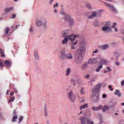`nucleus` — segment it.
Wrapping results in <instances>:
<instances>
[{
    "label": "nucleus",
    "mask_w": 124,
    "mask_h": 124,
    "mask_svg": "<svg viewBox=\"0 0 124 124\" xmlns=\"http://www.w3.org/2000/svg\"><path fill=\"white\" fill-rule=\"evenodd\" d=\"M111 22L110 21L103 22V25L105 26L102 28V31H112V28H115V26H117V23H113L112 26L111 25Z\"/></svg>",
    "instance_id": "f257e3e1"
},
{
    "label": "nucleus",
    "mask_w": 124,
    "mask_h": 124,
    "mask_svg": "<svg viewBox=\"0 0 124 124\" xmlns=\"http://www.w3.org/2000/svg\"><path fill=\"white\" fill-rule=\"evenodd\" d=\"M61 13L62 15H64V19L65 21L68 22L70 26H72V25L74 24V20L73 19L71 18L70 16L65 14L63 11H61Z\"/></svg>",
    "instance_id": "f03ea898"
},
{
    "label": "nucleus",
    "mask_w": 124,
    "mask_h": 124,
    "mask_svg": "<svg viewBox=\"0 0 124 124\" xmlns=\"http://www.w3.org/2000/svg\"><path fill=\"white\" fill-rule=\"evenodd\" d=\"M82 61H83V55L81 54L76 53L75 57V62L76 63H82Z\"/></svg>",
    "instance_id": "7ed1b4c3"
},
{
    "label": "nucleus",
    "mask_w": 124,
    "mask_h": 124,
    "mask_svg": "<svg viewBox=\"0 0 124 124\" xmlns=\"http://www.w3.org/2000/svg\"><path fill=\"white\" fill-rule=\"evenodd\" d=\"M79 120L81 124H93V122L85 117H81Z\"/></svg>",
    "instance_id": "20e7f679"
},
{
    "label": "nucleus",
    "mask_w": 124,
    "mask_h": 124,
    "mask_svg": "<svg viewBox=\"0 0 124 124\" xmlns=\"http://www.w3.org/2000/svg\"><path fill=\"white\" fill-rule=\"evenodd\" d=\"M67 96L71 102H74L75 100V95L73 94V91L70 90V92H68Z\"/></svg>",
    "instance_id": "39448f33"
},
{
    "label": "nucleus",
    "mask_w": 124,
    "mask_h": 124,
    "mask_svg": "<svg viewBox=\"0 0 124 124\" xmlns=\"http://www.w3.org/2000/svg\"><path fill=\"white\" fill-rule=\"evenodd\" d=\"M67 38H68V40H69L71 42H73L74 40H75L76 37H79V35L78 34H73L71 35L66 36Z\"/></svg>",
    "instance_id": "423d86ee"
},
{
    "label": "nucleus",
    "mask_w": 124,
    "mask_h": 124,
    "mask_svg": "<svg viewBox=\"0 0 124 124\" xmlns=\"http://www.w3.org/2000/svg\"><path fill=\"white\" fill-rule=\"evenodd\" d=\"M105 4L107 7H109V9L111 10V11L113 12L114 13H117V10L114 7V6L112 4H108V3L105 2Z\"/></svg>",
    "instance_id": "0eeeda50"
},
{
    "label": "nucleus",
    "mask_w": 124,
    "mask_h": 124,
    "mask_svg": "<svg viewBox=\"0 0 124 124\" xmlns=\"http://www.w3.org/2000/svg\"><path fill=\"white\" fill-rule=\"evenodd\" d=\"M85 51L86 48H85V46H80L78 50L77 53L81 54V55H82L83 53H84Z\"/></svg>",
    "instance_id": "6e6552de"
},
{
    "label": "nucleus",
    "mask_w": 124,
    "mask_h": 124,
    "mask_svg": "<svg viewBox=\"0 0 124 124\" xmlns=\"http://www.w3.org/2000/svg\"><path fill=\"white\" fill-rule=\"evenodd\" d=\"M102 85L101 84H99L97 85L94 89H93V92L94 93H97V92H99V90L101 88Z\"/></svg>",
    "instance_id": "1a4fd4ad"
},
{
    "label": "nucleus",
    "mask_w": 124,
    "mask_h": 124,
    "mask_svg": "<svg viewBox=\"0 0 124 124\" xmlns=\"http://www.w3.org/2000/svg\"><path fill=\"white\" fill-rule=\"evenodd\" d=\"M94 17H99V15H98V13L96 12H93L92 15L88 17V18L93 19V18Z\"/></svg>",
    "instance_id": "9d476101"
},
{
    "label": "nucleus",
    "mask_w": 124,
    "mask_h": 124,
    "mask_svg": "<svg viewBox=\"0 0 124 124\" xmlns=\"http://www.w3.org/2000/svg\"><path fill=\"white\" fill-rule=\"evenodd\" d=\"M97 62V60L96 59V58H91L89 60L88 63H89V64H93V63H96Z\"/></svg>",
    "instance_id": "9b49d317"
},
{
    "label": "nucleus",
    "mask_w": 124,
    "mask_h": 124,
    "mask_svg": "<svg viewBox=\"0 0 124 124\" xmlns=\"http://www.w3.org/2000/svg\"><path fill=\"white\" fill-rule=\"evenodd\" d=\"M12 63V62L11 61H9L8 60H6L4 62V65H5L6 67H10V66H11Z\"/></svg>",
    "instance_id": "f8f14e48"
},
{
    "label": "nucleus",
    "mask_w": 124,
    "mask_h": 124,
    "mask_svg": "<svg viewBox=\"0 0 124 124\" xmlns=\"http://www.w3.org/2000/svg\"><path fill=\"white\" fill-rule=\"evenodd\" d=\"M81 70H86L88 68V63L84 62L81 65Z\"/></svg>",
    "instance_id": "ddd939ff"
},
{
    "label": "nucleus",
    "mask_w": 124,
    "mask_h": 124,
    "mask_svg": "<svg viewBox=\"0 0 124 124\" xmlns=\"http://www.w3.org/2000/svg\"><path fill=\"white\" fill-rule=\"evenodd\" d=\"M99 48H100V49H101L102 50H105V49H108V48H109V45H108L107 44L103 45V46H100Z\"/></svg>",
    "instance_id": "4468645a"
},
{
    "label": "nucleus",
    "mask_w": 124,
    "mask_h": 124,
    "mask_svg": "<svg viewBox=\"0 0 124 124\" xmlns=\"http://www.w3.org/2000/svg\"><path fill=\"white\" fill-rule=\"evenodd\" d=\"M62 34L63 37H66V35L68 34V30L63 31L62 32Z\"/></svg>",
    "instance_id": "2eb2a0df"
},
{
    "label": "nucleus",
    "mask_w": 124,
    "mask_h": 124,
    "mask_svg": "<svg viewBox=\"0 0 124 124\" xmlns=\"http://www.w3.org/2000/svg\"><path fill=\"white\" fill-rule=\"evenodd\" d=\"M88 107H89V104L86 103L82 106H80L79 107V109L80 110H82V109H86V108H88Z\"/></svg>",
    "instance_id": "dca6fc26"
},
{
    "label": "nucleus",
    "mask_w": 124,
    "mask_h": 124,
    "mask_svg": "<svg viewBox=\"0 0 124 124\" xmlns=\"http://www.w3.org/2000/svg\"><path fill=\"white\" fill-rule=\"evenodd\" d=\"M66 59H68V60H72V59H73V56L71 53H67L66 54Z\"/></svg>",
    "instance_id": "f3484780"
},
{
    "label": "nucleus",
    "mask_w": 124,
    "mask_h": 124,
    "mask_svg": "<svg viewBox=\"0 0 124 124\" xmlns=\"http://www.w3.org/2000/svg\"><path fill=\"white\" fill-rule=\"evenodd\" d=\"M65 58H66V54L63 51L61 52V56L60 57L61 60H64Z\"/></svg>",
    "instance_id": "a211bd4d"
},
{
    "label": "nucleus",
    "mask_w": 124,
    "mask_h": 124,
    "mask_svg": "<svg viewBox=\"0 0 124 124\" xmlns=\"http://www.w3.org/2000/svg\"><path fill=\"white\" fill-rule=\"evenodd\" d=\"M13 9H14V8L13 7L5 9V13H8V12H11V11H12Z\"/></svg>",
    "instance_id": "6ab92c4d"
},
{
    "label": "nucleus",
    "mask_w": 124,
    "mask_h": 124,
    "mask_svg": "<svg viewBox=\"0 0 124 124\" xmlns=\"http://www.w3.org/2000/svg\"><path fill=\"white\" fill-rule=\"evenodd\" d=\"M36 25H37V27H41L43 25L42 21L38 20H36Z\"/></svg>",
    "instance_id": "aec40b11"
},
{
    "label": "nucleus",
    "mask_w": 124,
    "mask_h": 124,
    "mask_svg": "<svg viewBox=\"0 0 124 124\" xmlns=\"http://www.w3.org/2000/svg\"><path fill=\"white\" fill-rule=\"evenodd\" d=\"M115 95H117L118 97H121L122 96V93H120V91L116 90L114 93Z\"/></svg>",
    "instance_id": "412c9836"
},
{
    "label": "nucleus",
    "mask_w": 124,
    "mask_h": 124,
    "mask_svg": "<svg viewBox=\"0 0 124 124\" xmlns=\"http://www.w3.org/2000/svg\"><path fill=\"white\" fill-rule=\"evenodd\" d=\"M68 43V39L66 36V37L62 41V44H63V45H64V44H67Z\"/></svg>",
    "instance_id": "4be33fe9"
},
{
    "label": "nucleus",
    "mask_w": 124,
    "mask_h": 124,
    "mask_svg": "<svg viewBox=\"0 0 124 124\" xmlns=\"http://www.w3.org/2000/svg\"><path fill=\"white\" fill-rule=\"evenodd\" d=\"M71 72V69L68 68L66 71V76H69Z\"/></svg>",
    "instance_id": "5701e85b"
},
{
    "label": "nucleus",
    "mask_w": 124,
    "mask_h": 124,
    "mask_svg": "<svg viewBox=\"0 0 124 124\" xmlns=\"http://www.w3.org/2000/svg\"><path fill=\"white\" fill-rule=\"evenodd\" d=\"M85 6L88 9H90V10L93 9V7H92V5L90 3H86V5H85Z\"/></svg>",
    "instance_id": "b1692460"
},
{
    "label": "nucleus",
    "mask_w": 124,
    "mask_h": 124,
    "mask_svg": "<svg viewBox=\"0 0 124 124\" xmlns=\"http://www.w3.org/2000/svg\"><path fill=\"white\" fill-rule=\"evenodd\" d=\"M100 62L101 63H102V64H108V63H109V61L106 60H103Z\"/></svg>",
    "instance_id": "393cba45"
},
{
    "label": "nucleus",
    "mask_w": 124,
    "mask_h": 124,
    "mask_svg": "<svg viewBox=\"0 0 124 124\" xmlns=\"http://www.w3.org/2000/svg\"><path fill=\"white\" fill-rule=\"evenodd\" d=\"M34 56H35V58L36 59V60H38V59H39L37 51H35Z\"/></svg>",
    "instance_id": "a878e982"
},
{
    "label": "nucleus",
    "mask_w": 124,
    "mask_h": 124,
    "mask_svg": "<svg viewBox=\"0 0 124 124\" xmlns=\"http://www.w3.org/2000/svg\"><path fill=\"white\" fill-rule=\"evenodd\" d=\"M0 53L1 54V57H3V58L5 57V55H4V51L2 49H1L0 47Z\"/></svg>",
    "instance_id": "bb28decb"
},
{
    "label": "nucleus",
    "mask_w": 124,
    "mask_h": 124,
    "mask_svg": "<svg viewBox=\"0 0 124 124\" xmlns=\"http://www.w3.org/2000/svg\"><path fill=\"white\" fill-rule=\"evenodd\" d=\"M102 68V65L99 66L95 70L96 72H99L100 71V69Z\"/></svg>",
    "instance_id": "cd10ccee"
},
{
    "label": "nucleus",
    "mask_w": 124,
    "mask_h": 124,
    "mask_svg": "<svg viewBox=\"0 0 124 124\" xmlns=\"http://www.w3.org/2000/svg\"><path fill=\"white\" fill-rule=\"evenodd\" d=\"M108 109H109V107L106 105H105L104 108H103V112H105V111H106V110H108Z\"/></svg>",
    "instance_id": "c85d7f7f"
},
{
    "label": "nucleus",
    "mask_w": 124,
    "mask_h": 124,
    "mask_svg": "<svg viewBox=\"0 0 124 124\" xmlns=\"http://www.w3.org/2000/svg\"><path fill=\"white\" fill-rule=\"evenodd\" d=\"M45 29L47 28V21L45 20L42 25Z\"/></svg>",
    "instance_id": "c756f323"
},
{
    "label": "nucleus",
    "mask_w": 124,
    "mask_h": 124,
    "mask_svg": "<svg viewBox=\"0 0 124 124\" xmlns=\"http://www.w3.org/2000/svg\"><path fill=\"white\" fill-rule=\"evenodd\" d=\"M4 32L5 34H8V33L9 32V28H6L4 29Z\"/></svg>",
    "instance_id": "7c9ffc66"
},
{
    "label": "nucleus",
    "mask_w": 124,
    "mask_h": 124,
    "mask_svg": "<svg viewBox=\"0 0 124 124\" xmlns=\"http://www.w3.org/2000/svg\"><path fill=\"white\" fill-rule=\"evenodd\" d=\"M80 93L81 94H85V88H82L80 89Z\"/></svg>",
    "instance_id": "2f4dec72"
},
{
    "label": "nucleus",
    "mask_w": 124,
    "mask_h": 124,
    "mask_svg": "<svg viewBox=\"0 0 124 124\" xmlns=\"http://www.w3.org/2000/svg\"><path fill=\"white\" fill-rule=\"evenodd\" d=\"M18 119V116H14L13 117L12 122L14 123L16 122V120Z\"/></svg>",
    "instance_id": "473e14b6"
},
{
    "label": "nucleus",
    "mask_w": 124,
    "mask_h": 124,
    "mask_svg": "<svg viewBox=\"0 0 124 124\" xmlns=\"http://www.w3.org/2000/svg\"><path fill=\"white\" fill-rule=\"evenodd\" d=\"M23 119H24V117L23 116H20L19 118L18 119V124H21V122H22V121H23Z\"/></svg>",
    "instance_id": "72a5a7b5"
},
{
    "label": "nucleus",
    "mask_w": 124,
    "mask_h": 124,
    "mask_svg": "<svg viewBox=\"0 0 124 124\" xmlns=\"http://www.w3.org/2000/svg\"><path fill=\"white\" fill-rule=\"evenodd\" d=\"M14 100H15V97H12L9 99V102H13V101H14Z\"/></svg>",
    "instance_id": "f704fd0d"
},
{
    "label": "nucleus",
    "mask_w": 124,
    "mask_h": 124,
    "mask_svg": "<svg viewBox=\"0 0 124 124\" xmlns=\"http://www.w3.org/2000/svg\"><path fill=\"white\" fill-rule=\"evenodd\" d=\"M102 105H99L98 107H97V111H98V110H101V109H102Z\"/></svg>",
    "instance_id": "c9c22d12"
},
{
    "label": "nucleus",
    "mask_w": 124,
    "mask_h": 124,
    "mask_svg": "<svg viewBox=\"0 0 124 124\" xmlns=\"http://www.w3.org/2000/svg\"><path fill=\"white\" fill-rule=\"evenodd\" d=\"M44 113H45V117H47L48 116V113L47 112V110H46V108H45Z\"/></svg>",
    "instance_id": "e433bc0d"
},
{
    "label": "nucleus",
    "mask_w": 124,
    "mask_h": 124,
    "mask_svg": "<svg viewBox=\"0 0 124 124\" xmlns=\"http://www.w3.org/2000/svg\"><path fill=\"white\" fill-rule=\"evenodd\" d=\"M73 45H77L78 44V40H76L75 42H72Z\"/></svg>",
    "instance_id": "4c0bfd02"
},
{
    "label": "nucleus",
    "mask_w": 124,
    "mask_h": 124,
    "mask_svg": "<svg viewBox=\"0 0 124 124\" xmlns=\"http://www.w3.org/2000/svg\"><path fill=\"white\" fill-rule=\"evenodd\" d=\"M0 66L2 68L3 67V62H2V60H0Z\"/></svg>",
    "instance_id": "58836bf2"
},
{
    "label": "nucleus",
    "mask_w": 124,
    "mask_h": 124,
    "mask_svg": "<svg viewBox=\"0 0 124 124\" xmlns=\"http://www.w3.org/2000/svg\"><path fill=\"white\" fill-rule=\"evenodd\" d=\"M92 109L93 111H97V108L95 107H93L92 108Z\"/></svg>",
    "instance_id": "ea45409f"
},
{
    "label": "nucleus",
    "mask_w": 124,
    "mask_h": 124,
    "mask_svg": "<svg viewBox=\"0 0 124 124\" xmlns=\"http://www.w3.org/2000/svg\"><path fill=\"white\" fill-rule=\"evenodd\" d=\"M71 49L72 50H74V49H75V47H74V45L72 44H71Z\"/></svg>",
    "instance_id": "a19ab883"
},
{
    "label": "nucleus",
    "mask_w": 124,
    "mask_h": 124,
    "mask_svg": "<svg viewBox=\"0 0 124 124\" xmlns=\"http://www.w3.org/2000/svg\"><path fill=\"white\" fill-rule=\"evenodd\" d=\"M111 29H114L115 31H118V29L116 28V26H115L114 27H111Z\"/></svg>",
    "instance_id": "79ce46f5"
},
{
    "label": "nucleus",
    "mask_w": 124,
    "mask_h": 124,
    "mask_svg": "<svg viewBox=\"0 0 124 124\" xmlns=\"http://www.w3.org/2000/svg\"><path fill=\"white\" fill-rule=\"evenodd\" d=\"M13 114L14 116H17V112H16V110H14Z\"/></svg>",
    "instance_id": "37998d69"
},
{
    "label": "nucleus",
    "mask_w": 124,
    "mask_h": 124,
    "mask_svg": "<svg viewBox=\"0 0 124 124\" xmlns=\"http://www.w3.org/2000/svg\"><path fill=\"white\" fill-rule=\"evenodd\" d=\"M58 6H59V3H56L54 5V8H55V7H58Z\"/></svg>",
    "instance_id": "c03bdc74"
},
{
    "label": "nucleus",
    "mask_w": 124,
    "mask_h": 124,
    "mask_svg": "<svg viewBox=\"0 0 124 124\" xmlns=\"http://www.w3.org/2000/svg\"><path fill=\"white\" fill-rule=\"evenodd\" d=\"M14 91L15 92V93H18V90H17L16 88L14 89Z\"/></svg>",
    "instance_id": "a18cd8bd"
},
{
    "label": "nucleus",
    "mask_w": 124,
    "mask_h": 124,
    "mask_svg": "<svg viewBox=\"0 0 124 124\" xmlns=\"http://www.w3.org/2000/svg\"><path fill=\"white\" fill-rule=\"evenodd\" d=\"M94 26H95V27H98V22H95L94 23Z\"/></svg>",
    "instance_id": "49530a36"
},
{
    "label": "nucleus",
    "mask_w": 124,
    "mask_h": 124,
    "mask_svg": "<svg viewBox=\"0 0 124 124\" xmlns=\"http://www.w3.org/2000/svg\"><path fill=\"white\" fill-rule=\"evenodd\" d=\"M108 88L110 89V91H113V88L111 85L108 86Z\"/></svg>",
    "instance_id": "de8ad7c7"
},
{
    "label": "nucleus",
    "mask_w": 124,
    "mask_h": 124,
    "mask_svg": "<svg viewBox=\"0 0 124 124\" xmlns=\"http://www.w3.org/2000/svg\"><path fill=\"white\" fill-rule=\"evenodd\" d=\"M97 52H98V50L97 49H95V51H93V52L94 53V54H96Z\"/></svg>",
    "instance_id": "09e8293b"
},
{
    "label": "nucleus",
    "mask_w": 124,
    "mask_h": 124,
    "mask_svg": "<svg viewBox=\"0 0 124 124\" xmlns=\"http://www.w3.org/2000/svg\"><path fill=\"white\" fill-rule=\"evenodd\" d=\"M85 78L86 79H89V78H90V75H87L86 76H85Z\"/></svg>",
    "instance_id": "8fccbe9b"
},
{
    "label": "nucleus",
    "mask_w": 124,
    "mask_h": 124,
    "mask_svg": "<svg viewBox=\"0 0 124 124\" xmlns=\"http://www.w3.org/2000/svg\"><path fill=\"white\" fill-rule=\"evenodd\" d=\"M107 69H108V71H112V69H111V68H110V67H108Z\"/></svg>",
    "instance_id": "3c124183"
},
{
    "label": "nucleus",
    "mask_w": 124,
    "mask_h": 124,
    "mask_svg": "<svg viewBox=\"0 0 124 124\" xmlns=\"http://www.w3.org/2000/svg\"><path fill=\"white\" fill-rule=\"evenodd\" d=\"M119 124H124V121L122 120L120 121Z\"/></svg>",
    "instance_id": "603ef678"
},
{
    "label": "nucleus",
    "mask_w": 124,
    "mask_h": 124,
    "mask_svg": "<svg viewBox=\"0 0 124 124\" xmlns=\"http://www.w3.org/2000/svg\"><path fill=\"white\" fill-rule=\"evenodd\" d=\"M106 95L105 94H103L102 98H106Z\"/></svg>",
    "instance_id": "864d4df0"
},
{
    "label": "nucleus",
    "mask_w": 124,
    "mask_h": 124,
    "mask_svg": "<svg viewBox=\"0 0 124 124\" xmlns=\"http://www.w3.org/2000/svg\"><path fill=\"white\" fill-rule=\"evenodd\" d=\"M121 86H124V80L121 81Z\"/></svg>",
    "instance_id": "5fc2aeb1"
},
{
    "label": "nucleus",
    "mask_w": 124,
    "mask_h": 124,
    "mask_svg": "<svg viewBox=\"0 0 124 124\" xmlns=\"http://www.w3.org/2000/svg\"><path fill=\"white\" fill-rule=\"evenodd\" d=\"M70 82H73V83H74V82H75V80H74V79L73 78H72L70 80Z\"/></svg>",
    "instance_id": "6e6d98bb"
},
{
    "label": "nucleus",
    "mask_w": 124,
    "mask_h": 124,
    "mask_svg": "<svg viewBox=\"0 0 124 124\" xmlns=\"http://www.w3.org/2000/svg\"><path fill=\"white\" fill-rule=\"evenodd\" d=\"M116 65H117V66H119V65H120V62H116Z\"/></svg>",
    "instance_id": "4d7b16f0"
},
{
    "label": "nucleus",
    "mask_w": 124,
    "mask_h": 124,
    "mask_svg": "<svg viewBox=\"0 0 124 124\" xmlns=\"http://www.w3.org/2000/svg\"><path fill=\"white\" fill-rule=\"evenodd\" d=\"M15 17H16V15H13L12 16V18H15Z\"/></svg>",
    "instance_id": "13d9d810"
},
{
    "label": "nucleus",
    "mask_w": 124,
    "mask_h": 124,
    "mask_svg": "<svg viewBox=\"0 0 124 124\" xmlns=\"http://www.w3.org/2000/svg\"><path fill=\"white\" fill-rule=\"evenodd\" d=\"M12 29L13 30H14V31H15V26H12Z\"/></svg>",
    "instance_id": "bf43d9fd"
},
{
    "label": "nucleus",
    "mask_w": 124,
    "mask_h": 124,
    "mask_svg": "<svg viewBox=\"0 0 124 124\" xmlns=\"http://www.w3.org/2000/svg\"><path fill=\"white\" fill-rule=\"evenodd\" d=\"M14 93V92H12L10 93V95H13V94Z\"/></svg>",
    "instance_id": "052dcab7"
},
{
    "label": "nucleus",
    "mask_w": 124,
    "mask_h": 124,
    "mask_svg": "<svg viewBox=\"0 0 124 124\" xmlns=\"http://www.w3.org/2000/svg\"><path fill=\"white\" fill-rule=\"evenodd\" d=\"M97 99L98 100V99H99V94H98L97 95Z\"/></svg>",
    "instance_id": "680f3d73"
},
{
    "label": "nucleus",
    "mask_w": 124,
    "mask_h": 124,
    "mask_svg": "<svg viewBox=\"0 0 124 124\" xmlns=\"http://www.w3.org/2000/svg\"><path fill=\"white\" fill-rule=\"evenodd\" d=\"M9 94V90H7V92H6V94Z\"/></svg>",
    "instance_id": "e2e57ef3"
},
{
    "label": "nucleus",
    "mask_w": 124,
    "mask_h": 124,
    "mask_svg": "<svg viewBox=\"0 0 124 124\" xmlns=\"http://www.w3.org/2000/svg\"><path fill=\"white\" fill-rule=\"evenodd\" d=\"M54 12L55 13H57V12H58V11H57V10H55L54 11Z\"/></svg>",
    "instance_id": "0e129e2a"
},
{
    "label": "nucleus",
    "mask_w": 124,
    "mask_h": 124,
    "mask_svg": "<svg viewBox=\"0 0 124 124\" xmlns=\"http://www.w3.org/2000/svg\"><path fill=\"white\" fill-rule=\"evenodd\" d=\"M81 102H85V100H81Z\"/></svg>",
    "instance_id": "69168bd1"
},
{
    "label": "nucleus",
    "mask_w": 124,
    "mask_h": 124,
    "mask_svg": "<svg viewBox=\"0 0 124 124\" xmlns=\"http://www.w3.org/2000/svg\"><path fill=\"white\" fill-rule=\"evenodd\" d=\"M30 31H33V29H32V28H31Z\"/></svg>",
    "instance_id": "338daca9"
},
{
    "label": "nucleus",
    "mask_w": 124,
    "mask_h": 124,
    "mask_svg": "<svg viewBox=\"0 0 124 124\" xmlns=\"http://www.w3.org/2000/svg\"><path fill=\"white\" fill-rule=\"evenodd\" d=\"M121 105H122V106H124V103H121Z\"/></svg>",
    "instance_id": "774afa93"
}]
</instances>
